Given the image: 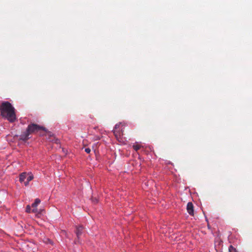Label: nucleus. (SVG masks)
<instances>
[{
  "mask_svg": "<svg viewBox=\"0 0 252 252\" xmlns=\"http://www.w3.org/2000/svg\"><path fill=\"white\" fill-rule=\"evenodd\" d=\"M38 132H40V134L45 135L48 136H51V133L48 131L45 127L37 124H32L28 126L25 134L22 136V139L24 140H27L29 138V136L30 134Z\"/></svg>",
  "mask_w": 252,
  "mask_h": 252,
  "instance_id": "nucleus-2",
  "label": "nucleus"
},
{
  "mask_svg": "<svg viewBox=\"0 0 252 252\" xmlns=\"http://www.w3.org/2000/svg\"><path fill=\"white\" fill-rule=\"evenodd\" d=\"M83 229L84 228L82 225L76 226V230L75 232L78 239H79L81 235L82 234Z\"/></svg>",
  "mask_w": 252,
  "mask_h": 252,
  "instance_id": "nucleus-6",
  "label": "nucleus"
},
{
  "mask_svg": "<svg viewBox=\"0 0 252 252\" xmlns=\"http://www.w3.org/2000/svg\"><path fill=\"white\" fill-rule=\"evenodd\" d=\"M85 151L87 153L89 154L91 152V149L89 148H85Z\"/></svg>",
  "mask_w": 252,
  "mask_h": 252,
  "instance_id": "nucleus-12",
  "label": "nucleus"
},
{
  "mask_svg": "<svg viewBox=\"0 0 252 252\" xmlns=\"http://www.w3.org/2000/svg\"><path fill=\"white\" fill-rule=\"evenodd\" d=\"M126 126V124L124 122L119 123L115 125L113 133L118 142L123 141V131Z\"/></svg>",
  "mask_w": 252,
  "mask_h": 252,
  "instance_id": "nucleus-3",
  "label": "nucleus"
},
{
  "mask_svg": "<svg viewBox=\"0 0 252 252\" xmlns=\"http://www.w3.org/2000/svg\"><path fill=\"white\" fill-rule=\"evenodd\" d=\"M33 178V175L32 174H27V178H26V181L25 182H24V185L25 186H27L29 184V182L32 181Z\"/></svg>",
  "mask_w": 252,
  "mask_h": 252,
  "instance_id": "nucleus-7",
  "label": "nucleus"
},
{
  "mask_svg": "<svg viewBox=\"0 0 252 252\" xmlns=\"http://www.w3.org/2000/svg\"><path fill=\"white\" fill-rule=\"evenodd\" d=\"M137 143H136L137 144ZM133 148L134 149L135 151H137L138 150H139L141 148V146L138 144H134L133 145Z\"/></svg>",
  "mask_w": 252,
  "mask_h": 252,
  "instance_id": "nucleus-9",
  "label": "nucleus"
},
{
  "mask_svg": "<svg viewBox=\"0 0 252 252\" xmlns=\"http://www.w3.org/2000/svg\"><path fill=\"white\" fill-rule=\"evenodd\" d=\"M229 252H237V251L235 248H234L232 245L230 246L229 247Z\"/></svg>",
  "mask_w": 252,
  "mask_h": 252,
  "instance_id": "nucleus-11",
  "label": "nucleus"
},
{
  "mask_svg": "<svg viewBox=\"0 0 252 252\" xmlns=\"http://www.w3.org/2000/svg\"><path fill=\"white\" fill-rule=\"evenodd\" d=\"M27 176V174L26 172L22 173L20 175L19 181L21 183L24 182V181L26 179Z\"/></svg>",
  "mask_w": 252,
  "mask_h": 252,
  "instance_id": "nucleus-8",
  "label": "nucleus"
},
{
  "mask_svg": "<svg viewBox=\"0 0 252 252\" xmlns=\"http://www.w3.org/2000/svg\"><path fill=\"white\" fill-rule=\"evenodd\" d=\"M15 110L14 107L8 101L2 102L0 106L1 115L11 123L16 119Z\"/></svg>",
  "mask_w": 252,
  "mask_h": 252,
  "instance_id": "nucleus-1",
  "label": "nucleus"
},
{
  "mask_svg": "<svg viewBox=\"0 0 252 252\" xmlns=\"http://www.w3.org/2000/svg\"><path fill=\"white\" fill-rule=\"evenodd\" d=\"M94 201H95L96 202H97V200L96 199H94Z\"/></svg>",
  "mask_w": 252,
  "mask_h": 252,
  "instance_id": "nucleus-14",
  "label": "nucleus"
},
{
  "mask_svg": "<svg viewBox=\"0 0 252 252\" xmlns=\"http://www.w3.org/2000/svg\"><path fill=\"white\" fill-rule=\"evenodd\" d=\"M41 201L39 198L35 199L34 202L32 204V207L33 208L32 212L36 213L38 212L37 206L40 203Z\"/></svg>",
  "mask_w": 252,
  "mask_h": 252,
  "instance_id": "nucleus-4",
  "label": "nucleus"
},
{
  "mask_svg": "<svg viewBox=\"0 0 252 252\" xmlns=\"http://www.w3.org/2000/svg\"><path fill=\"white\" fill-rule=\"evenodd\" d=\"M101 140V139L99 138H97L95 139V140Z\"/></svg>",
  "mask_w": 252,
  "mask_h": 252,
  "instance_id": "nucleus-13",
  "label": "nucleus"
},
{
  "mask_svg": "<svg viewBox=\"0 0 252 252\" xmlns=\"http://www.w3.org/2000/svg\"><path fill=\"white\" fill-rule=\"evenodd\" d=\"M26 211L28 213L32 212V210H31V206L30 205H28L27 206Z\"/></svg>",
  "mask_w": 252,
  "mask_h": 252,
  "instance_id": "nucleus-10",
  "label": "nucleus"
},
{
  "mask_svg": "<svg viewBox=\"0 0 252 252\" xmlns=\"http://www.w3.org/2000/svg\"><path fill=\"white\" fill-rule=\"evenodd\" d=\"M187 210L188 213L190 215L193 216V215H194L193 205L191 202H189L187 204Z\"/></svg>",
  "mask_w": 252,
  "mask_h": 252,
  "instance_id": "nucleus-5",
  "label": "nucleus"
}]
</instances>
